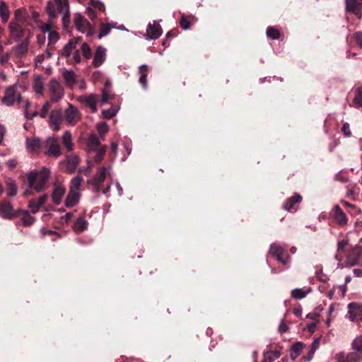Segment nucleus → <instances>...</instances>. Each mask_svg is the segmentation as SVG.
I'll use <instances>...</instances> for the list:
<instances>
[{
    "mask_svg": "<svg viewBox=\"0 0 362 362\" xmlns=\"http://www.w3.org/2000/svg\"><path fill=\"white\" fill-rule=\"evenodd\" d=\"M35 90L37 93H42L43 86L41 81H35Z\"/></svg>",
    "mask_w": 362,
    "mask_h": 362,
    "instance_id": "nucleus-60",
    "label": "nucleus"
},
{
    "mask_svg": "<svg viewBox=\"0 0 362 362\" xmlns=\"http://www.w3.org/2000/svg\"><path fill=\"white\" fill-rule=\"evenodd\" d=\"M7 195L8 197H14L17 194V185L14 181L9 180L6 185Z\"/></svg>",
    "mask_w": 362,
    "mask_h": 362,
    "instance_id": "nucleus-36",
    "label": "nucleus"
},
{
    "mask_svg": "<svg viewBox=\"0 0 362 362\" xmlns=\"http://www.w3.org/2000/svg\"><path fill=\"white\" fill-rule=\"evenodd\" d=\"M88 222L82 217L78 218L73 225V228L76 233H81L88 227Z\"/></svg>",
    "mask_w": 362,
    "mask_h": 362,
    "instance_id": "nucleus-26",
    "label": "nucleus"
},
{
    "mask_svg": "<svg viewBox=\"0 0 362 362\" xmlns=\"http://www.w3.org/2000/svg\"><path fill=\"white\" fill-rule=\"evenodd\" d=\"M92 20L97 18V14L95 13L94 11L104 13L105 11V6L104 4L99 0H92Z\"/></svg>",
    "mask_w": 362,
    "mask_h": 362,
    "instance_id": "nucleus-25",
    "label": "nucleus"
},
{
    "mask_svg": "<svg viewBox=\"0 0 362 362\" xmlns=\"http://www.w3.org/2000/svg\"><path fill=\"white\" fill-rule=\"evenodd\" d=\"M310 288H308L305 291H303L301 288H295L291 291V296L296 299H302L305 297L306 295L310 292Z\"/></svg>",
    "mask_w": 362,
    "mask_h": 362,
    "instance_id": "nucleus-37",
    "label": "nucleus"
},
{
    "mask_svg": "<svg viewBox=\"0 0 362 362\" xmlns=\"http://www.w3.org/2000/svg\"><path fill=\"white\" fill-rule=\"evenodd\" d=\"M78 158L77 156L69 157L67 159L66 172L69 174L74 173L78 165Z\"/></svg>",
    "mask_w": 362,
    "mask_h": 362,
    "instance_id": "nucleus-24",
    "label": "nucleus"
},
{
    "mask_svg": "<svg viewBox=\"0 0 362 362\" xmlns=\"http://www.w3.org/2000/svg\"><path fill=\"white\" fill-rule=\"evenodd\" d=\"M64 119L69 124H75L80 119V112L72 104H69L68 108L64 110Z\"/></svg>",
    "mask_w": 362,
    "mask_h": 362,
    "instance_id": "nucleus-9",
    "label": "nucleus"
},
{
    "mask_svg": "<svg viewBox=\"0 0 362 362\" xmlns=\"http://www.w3.org/2000/svg\"><path fill=\"white\" fill-rule=\"evenodd\" d=\"M147 69L148 66L145 64L141 65L139 71L141 75L139 77V83L143 86L144 88H147Z\"/></svg>",
    "mask_w": 362,
    "mask_h": 362,
    "instance_id": "nucleus-33",
    "label": "nucleus"
},
{
    "mask_svg": "<svg viewBox=\"0 0 362 362\" xmlns=\"http://www.w3.org/2000/svg\"><path fill=\"white\" fill-rule=\"evenodd\" d=\"M112 28H115V25H111L110 23H101L98 38L101 39L108 35Z\"/></svg>",
    "mask_w": 362,
    "mask_h": 362,
    "instance_id": "nucleus-39",
    "label": "nucleus"
},
{
    "mask_svg": "<svg viewBox=\"0 0 362 362\" xmlns=\"http://www.w3.org/2000/svg\"><path fill=\"white\" fill-rule=\"evenodd\" d=\"M62 76L67 86H72L74 84L76 81V77L73 71L65 70L63 72Z\"/></svg>",
    "mask_w": 362,
    "mask_h": 362,
    "instance_id": "nucleus-32",
    "label": "nucleus"
},
{
    "mask_svg": "<svg viewBox=\"0 0 362 362\" xmlns=\"http://www.w3.org/2000/svg\"><path fill=\"white\" fill-rule=\"evenodd\" d=\"M146 33L148 39L156 40L161 35L162 28L156 21H153L152 23H148Z\"/></svg>",
    "mask_w": 362,
    "mask_h": 362,
    "instance_id": "nucleus-15",
    "label": "nucleus"
},
{
    "mask_svg": "<svg viewBox=\"0 0 362 362\" xmlns=\"http://www.w3.org/2000/svg\"><path fill=\"white\" fill-rule=\"evenodd\" d=\"M28 43H29L28 39L26 38L25 40H24L23 41L22 43H21L20 45L16 46V47L15 49L16 54L19 57H22L24 54H25L28 51Z\"/></svg>",
    "mask_w": 362,
    "mask_h": 362,
    "instance_id": "nucleus-34",
    "label": "nucleus"
},
{
    "mask_svg": "<svg viewBox=\"0 0 362 362\" xmlns=\"http://www.w3.org/2000/svg\"><path fill=\"white\" fill-rule=\"evenodd\" d=\"M48 196L47 194L41 195L38 200H37V203L42 206L47 200Z\"/></svg>",
    "mask_w": 362,
    "mask_h": 362,
    "instance_id": "nucleus-63",
    "label": "nucleus"
},
{
    "mask_svg": "<svg viewBox=\"0 0 362 362\" xmlns=\"http://www.w3.org/2000/svg\"><path fill=\"white\" fill-rule=\"evenodd\" d=\"M45 147L47 148V154L48 156L57 158L62 154L60 145L55 138L47 139Z\"/></svg>",
    "mask_w": 362,
    "mask_h": 362,
    "instance_id": "nucleus-11",
    "label": "nucleus"
},
{
    "mask_svg": "<svg viewBox=\"0 0 362 362\" xmlns=\"http://www.w3.org/2000/svg\"><path fill=\"white\" fill-rule=\"evenodd\" d=\"M76 28L81 32H86L87 35H90V27L88 20L80 13H76L74 18Z\"/></svg>",
    "mask_w": 362,
    "mask_h": 362,
    "instance_id": "nucleus-12",
    "label": "nucleus"
},
{
    "mask_svg": "<svg viewBox=\"0 0 362 362\" xmlns=\"http://www.w3.org/2000/svg\"><path fill=\"white\" fill-rule=\"evenodd\" d=\"M82 43V39L80 37L72 38L64 46L63 49L59 52V54L62 57L68 58L71 52L75 51L76 45Z\"/></svg>",
    "mask_w": 362,
    "mask_h": 362,
    "instance_id": "nucleus-10",
    "label": "nucleus"
},
{
    "mask_svg": "<svg viewBox=\"0 0 362 362\" xmlns=\"http://www.w3.org/2000/svg\"><path fill=\"white\" fill-rule=\"evenodd\" d=\"M81 49H82L83 57L86 59H90V48L89 45L84 42L82 44Z\"/></svg>",
    "mask_w": 362,
    "mask_h": 362,
    "instance_id": "nucleus-50",
    "label": "nucleus"
},
{
    "mask_svg": "<svg viewBox=\"0 0 362 362\" xmlns=\"http://www.w3.org/2000/svg\"><path fill=\"white\" fill-rule=\"evenodd\" d=\"M108 173V168L106 167H101L96 175L92 178V185H94L95 190H100L99 185L102 183Z\"/></svg>",
    "mask_w": 362,
    "mask_h": 362,
    "instance_id": "nucleus-19",
    "label": "nucleus"
},
{
    "mask_svg": "<svg viewBox=\"0 0 362 362\" xmlns=\"http://www.w3.org/2000/svg\"><path fill=\"white\" fill-rule=\"evenodd\" d=\"M319 345H320V339L319 338L315 339L310 345V353L311 354H313L315 353V351L319 348Z\"/></svg>",
    "mask_w": 362,
    "mask_h": 362,
    "instance_id": "nucleus-54",
    "label": "nucleus"
},
{
    "mask_svg": "<svg viewBox=\"0 0 362 362\" xmlns=\"http://www.w3.org/2000/svg\"><path fill=\"white\" fill-rule=\"evenodd\" d=\"M119 107L117 105L113 106L108 110H104L102 111V115L104 118L110 119L117 113Z\"/></svg>",
    "mask_w": 362,
    "mask_h": 362,
    "instance_id": "nucleus-41",
    "label": "nucleus"
},
{
    "mask_svg": "<svg viewBox=\"0 0 362 362\" xmlns=\"http://www.w3.org/2000/svg\"><path fill=\"white\" fill-rule=\"evenodd\" d=\"M79 199L78 192L69 191L65 200V206L66 207H72L78 203Z\"/></svg>",
    "mask_w": 362,
    "mask_h": 362,
    "instance_id": "nucleus-21",
    "label": "nucleus"
},
{
    "mask_svg": "<svg viewBox=\"0 0 362 362\" xmlns=\"http://www.w3.org/2000/svg\"><path fill=\"white\" fill-rule=\"evenodd\" d=\"M61 7V8L66 9L68 7V0H53L47 2L46 6V12L49 16V18L51 21L58 17L57 13V8Z\"/></svg>",
    "mask_w": 362,
    "mask_h": 362,
    "instance_id": "nucleus-4",
    "label": "nucleus"
},
{
    "mask_svg": "<svg viewBox=\"0 0 362 362\" xmlns=\"http://www.w3.org/2000/svg\"><path fill=\"white\" fill-rule=\"evenodd\" d=\"M337 362H348L346 354L344 352H339L336 355Z\"/></svg>",
    "mask_w": 362,
    "mask_h": 362,
    "instance_id": "nucleus-59",
    "label": "nucleus"
},
{
    "mask_svg": "<svg viewBox=\"0 0 362 362\" xmlns=\"http://www.w3.org/2000/svg\"><path fill=\"white\" fill-rule=\"evenodd\" d=\"M78 100L90 107V95H81Z\"/></svg>",
    "mask_w": 362,
    "mask_h": 362,
    "instance_id": "nucleus-55",
    "label": "nucleus"
},
{
    "mask_svg": "<svg viewBox=\"0 0 362 362\" xmlns=\"http://www.w3.org/2000/svg\"><path fill=\"white\" fill-rule=\"evenodd\" d=\"M40 116V112L35 111L32 114H30L28 112H25V117L28 119H33L34 117Z\"/></svg>",
    "mask_w": 362,
    "mask_h": 362,
    "instance_id": "nucleus-64",
    "label": "nucleus"
},
{
    "mask_svg": "<svg viewBox=\"0 0 362 362\" xmlns=\"http://www.w3.org/2000/svg\"><path fill=\"white\" fill-rule=\"evenodd\" d=\"M346 11L361 17L362 0H345Z\"/></svg>",
    "mask_w": 362,
    "mask_h": 362,
    "instance_id": "nucleus-14",
    "label": "nucleus"
},
{
    "mask_svg": "<svg viewBox=\"0 0 362 362\" xmlns=\"http://www.w3.org/2000/svg\"><path fill=\"white\" fill-rule=\"evenodd\" d=\"M267 36L272 40H276L279 37L280 33L279 31L274 27H268L267 29Z\"/></svg>",
    "mask_w": 362,
    "mask_h": 362,
    "instance_id": "nucleus-47",
    "label": "nucleus"
},
{
    "mask_svg": "<svg viewBox=\"0 0 362 362\" xmlns=\"http://www.w3.org/2000/svg\"><path fill=\"white\" fill-rule=\"evenodd\" d=\"M15 101L21 103L23 101V98L19 93L16 92L14 86H9L6 89L5 95L1 99V102L7 106H11Z\"/></svg>",
    "mask_w": 362,
    "mask_h": 362,
    "instance_id": "nucleus-5",
    "label": "nucleus"
},
{
    "mask_svg": "<svg viewBox=\"0 0 362 362\" xmlns=\"http://www.w3.org/2000/svg\"><path fill=\"white\" fill-rule=\"evenodd\" d=\"M51 103L50 101H47L43 105L41 112H40V117L42 118H45L47 117V115L51 107Z\"/></svg>",
    "mask_w": 362,
    "mask_h": 362,
    "instance_id": "nucleus-49",
    "label": "nucleus"
},
{
    "mask_svg": "<svg viewBox=\"0 0 362 362\" xmlns=\"http://www.w3.org/2000/svg\"><path fill=\"white\" fill-rule=\"evenodd\" d=\"M346 358L348 362H359L362 361V353L358 351H353L346 354Z\"/></svg>",
    "mask_w": 362,
    "mask_h": 362,
    "instance_id": "nucleus-42",
    "label": "nucleus"
},
{
    "mask_svg": "<svg viewBox=\"0 0 362 362\" xmlns=\"http://www.w3.org/2000/svg\"><path fill=\"white\" fill-rule=\"evenodd\" d=\"M107 146L100 144V138L92 134V153L95 155L93 157L94 162L100 163L107 151Z\"/></svg>",
    "mask_w": 362,
    "mask_h": 362,
    "instance_id": "nucleus-2",
    "label": "nucleus"
},
{
    "mask_svg": "<svg viewBox=\"0 0 362 362\" xmlns=\"http://www.w3.org/2000/svg\"><path fill=\"white\" fill-rule=\"evenodd\" d=\"M362 255V249L356 247L352 249L347 256L346 262L349 267H354L359 263L360 258Z\"/></svg>",
    "mask_w": 362,
    "mask_h": 362,
    "instance_id": "nucleus-17",
    "label": "nucleus"
},
{
    "mask_svg": "<svg viewBox=\"0 0 362 362\" xmlns=\"http://www.w3.org/2000/svg\"><path fill=\"white\" fill-rule=\"evenodd\" d=\"M104 85H105V88L103 90V94H102V101H101L102 104L107 103L108 100V96H109V93L110 92L109 88L111 85L110 80L109 79L105 80Z\"/></svg>",
    "mask_w": 362,
    "mask_h": 362,
    "instance_id": "nucleus-43",
    "label": "nucleus"
},
{
    "mask_svg": "<svg viewBox=\"0 0 362 362\" xmlns=\"http://www.w3.org/2000/svg\"><path fill=\"white\" fill-rule=\"evenodd\" d=\"M341 132L344 133V134L346 136H351V132L350 131L349 124L347 122L344 123V124L342 126V128H341Z\"/></svg>",
    "mask_w": 362,
    "mask_h": 362,
    "instance_id": "nucleus-58",
    "label": "nucleus"
},
{
    "mask_svg": "<svg viewBox=\"0 0 362 362\" xmlns=\"http://www.w3.org/2000/svg\"><path fill=\"white\" fill-rule=\"evenodd\" d=\"M53 21H51L49 19V21L47 23L45 24L42 27V30L45 33V32H48L49 33L50 31H52V29L53 28Z\"/></svg>",
    "mask_w": 362,
    "mask_h": 362,
    "instance_id": "nucleus-56",
    "label": "nucleus"
},
{
    "mask_svg": "<svg viewBox=\"0 0 362 362\" xmlns=\"http://www.w3.org/2000/svg\"><path fill=\"white\" fill-rule=\"evenodd\" d=\"M0 216L6 219H12L19 216L18 211H15L12 204L7 200L0 202Z\"/></svg>",
    "mask_w": 362,
    "mask_h": 362,
    "instance_id": "nucleus-8",
    "label": "nucleus"
},
{
    "mask_svg": "<svg viewBox=\"0 0 362 362\" xmlns=\"http://www.w3.org/2000/svg\"><path fill=\"white\" fill-rule=\"evenodd\" d=\"M269 254L283 265H286L290 262V257L286 250L281 246L274 243L270 245Z\"/></svg>",
    "mask_w": 362,
    "mask_h": 362,
    "instance_id": "nucleus-3",
    "label": "nucleus"
},
{
    "mask_svg": "<svg viewBox=\"0 0 362 362\" xmlns=\"http://www.w3.org/2000/svg\"><path fill=\"white\" fill-rule=\"evenodd\" d=\"M28 207L31 209L33 214H36L41 206L37 203V200L31 199L29 202Z\"/></svg>",
    "mask_w": 362,
    "mask_h": 362,
    "instance_id": "nucleus-52",
    "label": "nucleus"
},
{
    "mask_svg": "<svg viewBox=\"0 0 362 362\" xmlns=\"http://www.w3.org/2000/svg\"><path fill=\"white\" fill-rule=\"evenodd\" d=\"M49 90L52 103L58 102L64 96V88L56 79L53 78L49 81Z\"/></svg>",
    "mask_w": 362,
    "mask_h": 362,
    "instance_id": "nucleus-6",
    "label": "nucleus"
},
{
    "mask_svg": "<svg viewBox=\"0 0 362 362\" xmlns=\"http://www.w3.org/2000/svg\"><path fill=\"white\" fill-rule=\"evenodd\" d=\"M351 347L354 350L362 353V336H358L352 341Z\"/></svg>",
    "mask_w": 362,
    "mask_h": 362,
    "instance_id": "nucleus-45",
    "label": "nucleus"
},
{
    "mask_svg": "<svg viewBox=\"0 0 362 362\" xmlns=\"http://www.w3.org/2000/svg\"><path fill=\"white\" fill-rule=\"evenodd\" d=\"M29 16L24 8H20L14 12V21L18 23H25L28 18Z\"/></svg>",
    "mask_w": 362,
    "mask_h": 362,
    "instance_id": "nucleus-23",
    "label": "nucleus"
},
{
    "mask_svg": "<svg viewBox=\"0 0 362 362\" xmlns=\"http://www.w3.org/2000/svg\"><path fill=\"white\" fill-rule=\"evenodd\" d=\"M26 148L30 151H36L42 147V144L39 138H27L25 140Z\"/></svg>",
    "mask_w": 362,
    "mask_h": 362,
    "instance_id": "nucleus-20",
    "label": "nucleus"
},
{
    "mask_svg": "<svg viewBox=\"0 0 362 362\" xmlns=\"http://www.w3.org/2000/svg\"><path fill=\"white\" fill-rule=\"evenodd\" d=\"M348 244V242L345 240H342L338 243L337 245V252H344V248Z\"/></svg>",
    "mask_w": 362,
    "mask_h": 362,
    "instance_id": "nucleus-57",
    "label": "nucleus"
},
{
    "mask_svg": "<svg viewBox=\"0 0 362 362\" xmlns=\"http://www.w3.org/2000/svg\"><path fill=\"white\" fill-rule=\"evenodd\" d=\"M351 106L356 108H360L362 107V87H358L356 90L355 96Z\"/></svg>",
    "mask_w": 362,
    "mask_h": 362,
    "instance_id": "nucleus-30",
    "label": "nucleus"
},
{
    "mask_svg": "<svg viewBox=\"0 0 362 362\" xmlns=\"http://www.w3.org/2000/svg\"><path fill=\"white\" fill-rule=\"evenodd\" d=\"M64 120L61 110H53L50 112L49 122L54 126V130L58 131L60 129L62 122Z\"/></svg>",
    "mask_w": 362,
    "mask_h": 362,
    "instance_id": "nucleus-16",
    "label": "nucleus"
},
{
    "mask_svg": "<svg viewBox=\"0 0 362 362\" xmlns=\"http://www.w3.org/2000/svg\"><path fill=\"white\" fill-rule=\"evenodd\" d=\"M73 59L75 63H79L81 62V58L80 55V52L77 49H76V50L74 52Z\"/></svg>",
    "mask_w": 362,
    "mask_h": 362,
    "instance_id": "nucleus-62",
    "label": "nucleus"
},
{
    "mask_svg": "<svg viewBox=\"0 0 362 362\" xmlns=\"http://www.w3.org/2000/svg\"><path fill=\"white\" fill-rule=\"evenodd\" d=\"M62 23H63L64 29H67L69 28V25L70 23L69 11L64 13V15L62 17Z\"/></svg>",
    "mask_w": 362,
    "mask_h": 362,
    "instance_id": "nucleus-53",
    "label": "nucleus"
},
{
    "mask_svg": "<svg viewBox=\"0 0 362 362\" xmlns=\"http://www.w3.org/2000/svg\"><path fill=\"white\" fill-rule=\"evenodd\" d=\"M65 193V189L61 186L56 187L52 194V199L55 204H59L62 201V198Z\"/></svg>",
    "mask_w": 362,
    "mask_h": 362,
    "instance_id": "nucleus-22",
    "label": "nucleus"
},
{
    "mask_svg": "<svg viewBox=\"0 0 362 362\" xmlns=\"http://www.w3.org/2000/svg\"><path fill=\"white\" fill-rule=\"evenodd\" d=\"M106 52L107 50L105 47L102 46L98 47L92 60V65L95 67L100 66L105 60Z\"/></svg>",
    "mask_w": 362,
    "mask_h": 362,
    "instance_id": "nucleus-18",
    "label": "nucleus"
},
{
    "mask_svg": "<svg viewBox=\"0 0 362 362\" xmlns=\"http://www.w3.org/2000/svg\"><path fill=\"white\" fill-rule=\"evenodd\" d=\"M335 215L334 218L336 221L340 225H345L347 223V218L346 214L339 208V206H335Z\"/></svg>",
    "mask_w": 362,
    "mask_h": 362,
    "instance_id": "nucleus-28",
    "label": "nucleus"
},
{
    "mask_svg": "<svg viewBox=\"0 0 362 362\" xmlns=\"http://www.w3.org/2000/svg\"><path fill=\"white\" fill-rule=\"evenodd\" d=\"M62 141L64 146L68 151L72 150V138L71 134L69 131H66L62 136Z\"/></svg>",
    "mask_w": 362,
    "mask_h": 362,
    "instance_id": "nucleus-38",
    "label": "nucleus"
},
{
    "mask_svg": "<svg viewBox=\"0 0 362 362\" xmlns=\"http://www.w3.org/2000/svg\"><path fill=\"white\" fill-rule=\"evenodd\" d=\"M96 129L100 134V137L103 139L104 135L108 132V126L105 122L98 123L96 125Z\"/></svg>",
    "mask_w": 362,
    "mask_h": 362,
    "instance_id": "nucleus-46",
    "label": "nucleus"
},
{
    "mask_svg": "<svg viewBox=\"0 0 362 362\" xmlns=\"http://www.w3.org/2000/svg\"><path fill=\"white\" fill-rule=\"evenodd\" d=\"M301 201V197L298 194H295L293 197L288 198L284 205V209L289 211L293 205L296 203H299Z\"/></svg>",
    "mask_w": 362,
    "mask_h": 362,
    "instance_id": "nucleus-31",
    "label": "nucleus"
},
{
    "mask_svg": "<svg viewBox=\"0 0 362 362\" xmlns=\"http://www.w3.org/2000/svg\"><path fill=\"white\" fill-rule=\"evenodd\" d=\"M18 212L19 214V216L21 214H23L21 220L25 226H31L34 223L35 218L31 216L28 211L19 209L18 210Z\"/></svg>",
    "mask_w": 362,
    "mask_h": 362,
    "instance_id": "nucleus-29",
    "label": "nucleus"
},
{
    "mask_svg": "<svg viewBox=\"0 0 362 362\" xmlns=\"http://www.w3.org/2000/svg\"><path fill=\"white\" fill-rule=\"evenodd\" d=\"M354 36L358 45L362 49V33H356Z\"/></svg>",
    "mask_w": 362,
    "mask_h": 362,
    "instance_id": "nucleus-61",
    "label": "nucleus"
},
{
    "mask_svg": "<svg viewBox=\"0 0 362 362\" xmlns=\"http://www.w3.org/2000/svg\"><path fill=\"white\" fill-rule=\"evenodd\" d=\"M280 357V353L277 351L264 353V358L262 362H273Z\"/></svg>",
    "mask_w": 362,
    "mask_h": 362,
    "instance_id": "nucleus-44",
    "label": "nucleus"
},
{
    "mask_svg": "<svg viewBox=\"0 0 362 362\" xmlns=\"http://www.w3.org/2000/svg\"><path fill=\"white\" fill-rule=\"evenodd\" d=\"M8 30L11 36L16 41L19 40L24 35L25 29L19 23L14 21H11L9 23Z\"/></svg>",
    "mask_w": 362,
    "mask_h": 362,
    "instance_id": "nucleus-13",
    "label": "nucleus"
},
{
    "mask_svg": "<svg viewBox=\"0 0 362 362\" xmlns=\"http://www.w3.org/2000/svg\"><path fill=\"white\" fill-rule=\"evenodd\" d=\"M348 313L346 316L351 322L362 321V305L357 303H350L347 305Z\"/></svg>",
    "mask_w": 362,
    "mask_h": 362,
    "instance_id": "nucleus-7",
    "label": "nucleus"
},
{
    "mask_svg": "<svg viewBox=\"0 0 362 362\" xmlns=\"http://www.w3.org/2000/svg\"><path fill=\"white\" fill-rule=\"evenodd\" d=\"M303 347H304L303 344L300 341L296 342L292 346L291 351H292V354H295L294 358H296L297 356H298L300 355V354L301 353V351L303 349Z\"/></svg>",
    "mask_w": 362,
    "mask_h": 362,
    "instance_id": "nucleus-48",
    "label": "nucleus"
},
{
    "mask_svg": "<svg viewBox=\"0 0 362 362\" xmlns=\"http://www.w3.org/2000/svg\"><path fill=\"white\" fill-rule=\"evenodd\" d=\"M10 11L5 1L0 2V18L3 23H6L9 19Z\"/></svg>",
    "mask_w": 362,
    "mask_h": 362,
    "instance_id": "nucleus-27",
    "label": "nucleus"
},
{
    "mask_svg": "<svg viewBox=\"0 0 362 362\" xmlns=\"http://www.w3.org/2000/svg\"><path fill=\"white\" fill-rule=\"evenodd\" d=\"M180 26L184 30H187L190 28L191 23L187 19V17L185 15H182L180 21Z\"/></svg>",
    "mask_w": 362,
    "mask_h": 362,
    "instance_id": "nucleus-51",
    "label": "nucleus"
},
{
    "mask_svg": "<svg viewBox=\"0 0 362 362\" xmlns=\"http://www.w3.org/2000/svg\"><path fill=\"white\" fill-rule=\"evenodd\" d=\"M82 180V176L80 174H78L76 177H74L71 180L69 191L78 192L80 189Z\"/></svg>",
    "mask_w": 362,
    "mask_h": 362,
    "instance_id": "nucleus-35",
    "label": "nucleus"
},
{
    "mask_svg": "<svg viewBox=\"0 0 362 362\" xmlns=\"http://www.w3.org/2000/svg\"><path fill=\"white\" fill-rule=\"evenodd\" d=\"M49 176V170L44 169L40 172L32 171L28 176V181L30 188L41 192L45 189Z\"/></svg>",
    "mask_w": 362,
    "mask_h": 362,
    "instance_id": "nucleus-1",
    "label": "nucleus"
},
{
    "mask_svg": "<svg viewBox=\"0 0 362 362\" xmlns=\"http://www.w3.org/2000/svg\"><path fill=\"white\" fill-rule=\"evenodd\" d=\"M59 39V35L57 31H50L48 35V47L54 49V45Z\"/></svg>",
    "mask_w": 362,
    "mask_h": 362,
    "instance_id": "nucleus-40",
    "label": "nucleus"
}]
</instances>
